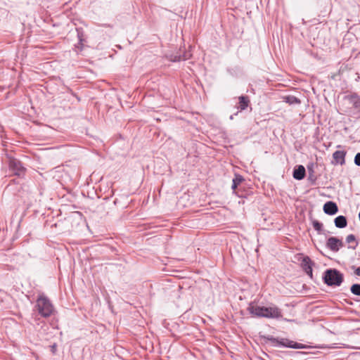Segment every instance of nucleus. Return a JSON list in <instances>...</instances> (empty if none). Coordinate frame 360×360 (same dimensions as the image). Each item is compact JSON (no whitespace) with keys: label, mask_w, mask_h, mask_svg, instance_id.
<instances>
[{"label":"nucleus","mask_w":360,"mask_h":360,"mask_svg":"<svg viewBox=\"0 0 360 360\" xmlns=\"http://www.w3.org/2000/svg\"><path fill=\"white\" fill-rule=\"evenodd\" d=\"M312 225L314 229L318 232V233H321L323 231V224L319 222L317 220H313Z\"/></svg>","instance_id":"obj_17"},{"label":"nucleus","mask_w":360,"mask_h":360,"mask_svg":"<svg viewBox=\"0 0 360 360\" xmlns=\"http://www.w3.org/2000/svg\"><path fill=\"white\" fill-rule=\"evenodd\" d=\"M343 246V242L336 237H330L326 242V247L333 252L339 251Z\"/></svg>","instance_id":"obj_7"},{"label":"nucleus","mask_w":360,"mask_h":360,"mask_svg":"<svg viewBox=\"0 0 360 360\" xmlns=\"http://www.w3.org/2000/svg\"><path fill=\"white\" fill-rule=\"evenodd\" d=\"M188 58H189V56L187 54H184V56H181V55L175 56L174 57V58L172 59V60L174 61V62H177V61H180L181 60H187Z\"/></svg>","instance_id":"obj_19"},{"label":"nucleus","mask_w":360,"mask_h":360,"mask_svg":"<svg viewBox=\"0 0 360 360\" xmlns=\"http://www.w3.org/2000/svg\"><path fill=\"white\" fill-rule=\"evenodd\" d=\"M354 163L357 166H360V153H358L354 157Z\"/></svg>","instance_id":"obj_21"},{"label":"nucleus","mask_w":360,"mask_h":360,"mask_svg":"<svg viewBox=\"0 0 360 360\" xmlns=\"http://www.w3.org/2000/svg\"><path fill=\"white\" fill-rule=\"evenodd\" d=\"M323 211L328 215H334L338 212V207L335 202L328 201L324 204Z\"/></svg>","instance_id":"obj_8"},{"label":"nucleus","mask_w":360,"mask_h":360,"mask_svg":"<svg viewBox=\"0 0 360 360\" xmlns=\"http://www.w3.org/2000/svg\"><path fill=\"white\" fill-rule=\"evenodd\" d=\"M306 175V170L303 165L297 166L292 173V176L295 179L302 180Z\"/></svg>","instance_id":"obj_9"},{"label":"nucleus","mask_w":360,"mask_h":360,"mask_svg":"<svg viewBox=\"0 0 360 360\" xmlns=\"http://www.w3.org/2000/svg\"><path fill=\"white\" fill-rule=\"evenodd\" d=\"M9 168L18 176H23L26 171L21 162L15 158L9 160Z\"/></svg>","instance_id":"obj_5"},{"label":"nucleus","mask_w":360,"mask_h":360,"mask_svg":"<svg viewBox=\"0 0 360 360\" xmlns=\"http://www.w3.org/2000/svg\"><path fill=\"white\" fill-rule=\"evenodd\" d=\"M34 309L38 314L44 318L50 317L56 313L53 304L44 294H41L38 296Z\"/></svg>","instance_id":"obj_2"},{"label":"nucleus","mask_w":360,"mask_h":360,"mask_svg":"<svg viewBox=\"0 0 360 360\" xmlns=\"http://www.w3.org/2000/svg\"><path fill=\"white\" fill-rule=\"evenodd\" d=\"M345 98L349 101V103L352 105V108L356 110L354 114L358 115V117H360V96L356 94H352L345 96Z\"/></svg>","instance_id":"obj_6"},{"label":"nucleus","mask_w":360,"mask_h":360,"mask_svg":"<svg viewBox=\"0 0 360 360\" xmlns=\"http://www.w3.org/2000/svg\"><path fill=\"white\" fill-rule=\"evenodd\" d=\"M346 153L343 150H336L333 154V158L336 164L343 165L345 162Z\"/></svg>","instance_id":"obj_10"},{"label":"nucleus","mask_w":360,"mask_h":360,"mask_svg":"<svg viewBox=\"0 0 360 360\" xmlns=\"http://www.w3.org/2000/svg\"><path fill=\"white\" fill-rule=\"evenodd\" d=\"M323 279L328 286H340L344 281V276L336 269H329L325 271Z\"/></svg>","instance_id":"obj_3"},{"label":"nucleus","mask_w":360,"mask_h":360,"mask_svg":"<svg viewBox=\"0 0 360 360\" xmlns=\"http://www.w3.org/2000/svg\"><path fill=\"white\" fill-rule=\"evenodd\" d=\"M351 292L357 296H360V284L355 283L350 287Z\"/></svg>","instance_id":"obj_18"},{"label":"nucleus","mask_w":360,"mask_h":360,"mask_svg":"<svg viewBox=\"0 0 360 360\" xmlns=\"http://www.w3.org/2000/svg\"><path fill=\"white\" fill-rule=\"evenodd\" d=\"M244 181L243 177L241 175L236 174L235 177L233 179V183L231 186V188L234 191L238 187V186Z\"/></svg>","instance_id":"obj_15"},{"label":"nucleus","mask_w":360,"mask_h":360,"mask_svg":"<svg viewBox=\"0 0 360 360\" xmlns=\"http://www.w3.org/2000/svg\"><path fill=\"white\" fill-rule=\"evenodd\" d=\"M238 112H237L236 113H235V114H233V115H231L230 116V119H231V120H233V117H234V116H236V115H238Z\"/></svg>","instance_id":"obj_23"},{"label":"nucleus","mask_w":360,"mask_h":360,"mask_svg":"<svg viewBox=\"0 0 360 360\" xmlns=\"http://www.w3.org/2000/svg\"><path fill=\"white\" fill-rule=\"evenodd\" d=\"M354 273L356 276H360V266L355 269Z\"/></svg>","instance_id":"obj_22"},{"label":"nucleus","mask_w":360,"mask_h":360,"mask_svg":"<svg viewBox=\"0 0 360 360\" xmlns=\"http://www.w3.org/2000/svg\"><path fill=\"white\" fill-rule=\"evenodd\" d=\"M266 339L275 347H283L292 349H304L307 347L305 345L294 342L288 338H278L273 336H268L266 337Z\"/></svg>","instance_id":"obj_4"},{"label":"nucleus","mask_w":360,"mask_h":360,"mask_svg":"<svg viewBox=\"0 0 360 360\" xmlns=\"http://www.w3.org/2000/svg\"><path fill=\"white\" fill-rule=\"evenodd\" d=\"M252 316L278 319L282 316L281 310L276 307H259L250 304L248 307Z\"/></svg>","instance_id":"obj_1"},{"label":"nucleus","mask_w":360,"mask_h":360,"mask_svg":"<svg viewBox=\"0 0 360 360\" xmlns=\"http://www.w3.org/2000/svg\"><path fill=\"white\" fill-rule=\"evenodd\" d=\"M303 262L305 263V265H307V264H309V263L311 262V260H310L309 257H307L304 258ZM308 269H309V271L306 270L307 273L310 274V275L311 276L312 275V269H311V267L310 265L308 266Z\"/></svg>","instance_id":"obj_20"},{"label":"nucleus","mask_w":360,"mask_h":360,"mask_svg":"<svg viewBox=\"0 0 360 360\" xmlns=\"http://www.w3.org/2000/svg\"><path fill=\"white\" fill-rule=\"evenodd\" d=\"M239 102L237 108L240 111L245 110L250 104V99L247 96H241L238 98Z\"/></svg>","instance_id":"obj_11"},{"label":"nucleus","mask_w":360,"mask_h":360,"mask_svg":"<svg viewBox=\"0 0 360 360\" xmlns=\"http://www.w3.org/2000/svg\"><path fill=\"white\" fill-rule=\"evenodd\" d=\"M283 99V101L290 105H296L301 103L300 100L295 96H286Z\"/></svg>","instance_id":"obj_14"},{"label":"nucleus","mask_w":360,"mask_h":360,"mask_svg":"<svg viewBox=\"0 0 360 360\" xmlns=\"http://www.w3.org/2000/svg\"><path fill=\"white\" fill-rule=\"evenodd\" d=\"M334 223L338 228H345L347 225V218L345 216L340 215L335 219Z\"/></svg>","instance_id":"obj_12"},{"label":"nucleus","mask_w":360,"mask_h":360,"mask_svg":"<svg viewBox=\"0 0 360 360\" xmlns=\"http://www.w3.org/2000/svg\"><path fill=\"white\" fill-rule=\"evenodd\" d=\"M346 242L349 244L352 243L353 245H349L348 248L354 250L358 246L359 243L356 239V237L353 234H349L346 237Z\"/></svg>","instance_id":"obj_13"},{"label":"nucleus","mask_w":360,"mask_h":360,"mask_svg":"<svg viewBox=\"0 0 360 360\" xmlns=\"http://www.w3.org/2000/svg\"><path fill=\"white\" fill-rule=\"evenodd\" d=\"M104 26L108 27H111V26L110 25H105Z\"/></svg>","instance_id":"obj_24"},{"label":"nucleus","mask_w":360,"mask_h":360,"mask_svg":"<svg viewBox=\"0 0 360 360\" xmlns=\"http://www.w3.org/2000/svg\"><path fill=\"white\" fill-rule=\"evenodd\" d=\"M77 37L79 39V43L75 45V49H79L80 51H82L84 44H83V33L78 32Z\"/></svg>","instance_id":"obj_16"}]
</instances>
